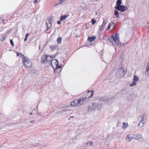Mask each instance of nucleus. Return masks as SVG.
Segmentation results:
<instances>
[{
    "label": "nucleus",
    "instance_id": "40",
    "mask_svg": "<svg viewBox=\"0 0 149 149\" xmlns=\"http://www.w3.org/2000/svg\"><path fill=\"white\" fill-rule=\"evenodd\" d=\"M90 92V91L88 90L87 91V93H89Z\"/></svg>",
    "mask_w": 149,
    "mask_h": 149
},
{
    "label": "nucleus",
    "instance_id": "31",
    "mask_svg": "<svg viewBox=\"0 0 149 149\" xmlns=\"http://www.w3.org/2000/svg\"><path fill=\"white\" fill-rule=\"evenodd\" d=\"M57 24H61V21H57Z\"/></svg>",
    "mask_w": 149,
    "mask_h": 149
},
{
    "label": "nucleus",
    "instance_id": "26",
    "mask_svg": "<svg viewBox=\"0 0 149 149\" xmlns=\"http://www.w3.org/2000/svg\"><path fill=\"white\" fill-rule=\"evenodd\" d=\"M64 1V0H60V1H58L57 4H56V5H57L59 4H61L62 3H63Z\"/></svg>",
    "mask_w": 149,
    "mask_h": 149
},
{
    "label": "nucleus",
    "instance_id": "7",
    "mask_svg": "<svg viewBox=\"0 0 149 149\" xmlns=\"http://www.w3.org/2000/svg\"><path fill=\"white\" fill-rule=\"evenodd\" d=\"M115 8L117 10L123 12L127 9V7L124 5H121L119 6H116Z\"/></svg>",
    "mask_w": 149,
    "mask_h": 149
},
{
    "label": "nucleus",
    "instance_id": "20",
    "mask_svg": "<svg viewBox=\"0 0 149 149\" xmlns=\"http://www.w3.org/2000/svg\"><path fill=\"white\" fill-rule=\"evenodd\" d=\"M95 38V36H93L91 37H88V40L90 41L91 42L94 40Z\"/></svg>",
    "mask_w": 149,
    "mask_h": 149
},
{
    "label": "nucleus",
    "instance_id": "30",
    "mask_svg": "<svg viewBox=\"0 0 149 149\" xmlns=\"http://www.w3.org/2000/svg\"><path fill=\"white\" fill-rule=\"evenodd\" d=\"M10 42L11 44L12 45V46H14V43H13V41L12 40H10Z\"/></svg>",
    "mask_w": 149,
    "mask_h": 149
},
{
    "label": "nucleus",
    "instance_id": "10",
    "mask_svg": "<svg viewBox=\"0 0 149 149\" xmlns=\"http://www.w3.org/2000/svg\"><path fill=\"white\" fill-rule=\"evenodd\" d=\"M40 141H38L37 139H35L33 140L32 145L34 146L38 147L40 146Z\"/></svg>",
    "mask_w": 149,
    "mask_h": 149
},
{
    "label": "nucleus",
    "instance_id": "11",
    "mask_svg": "<svg viewBox=\"0 0 149 149\" xmlns=\"http://www.w3.org/2000/svg\"><path fill=\"white\" fill-rule=\"evenodd\" d=\"M139 79V78L137 76H136V75H134L133 82L132 84H130V86H135L136 84V81L138 80Z\"/></svg>",
    "mask_w": 149,
    "mask_h": 149
},
{
    "label": "nucleus",
    "instance_id": "29",
    "mask_svg": "<svg viewBox=\"0 0 149 149\" xmlns=\"http://www.w3.org/2000/svg\"><path fill=\"white\" fill-rule=\"evenodd\" d=\"M5 36H4L1 39V41L3 42V41L5 40Z\"/></svg>",
    "mask_w": 149,
    "mask_h": 149
},
{
    "label": "nucleus",
    "instance_id": "1",
    "mask_svg": "<svg viewBox=\"0 0 149 149\" xmlns=\"http://www.w3.org/2000/svg\"><path fill=\"white\" fill-rule=\"evenodd\" d=\"M110 41L113 44L116 46H120L121 44L119 41V36L118 34L116 33L113 34L109 39Z\"/></svg>",
    "mask_w": 149,
    "mask_h": 149
},
{
    "label": "nucleus",
    "instance_id": "8",
    "mask_svg": "<svg viewBox=\"0 0 149 149\" xmlns=\"http://www.w3.org/2000/svg\"><path fill=\"white\" fill-rule=\"evenodd\" d=\"M87 98L86 97H83L79 99H76L77 104L78 106L83 104L86 102Z\"/></svg>",
    "mask_w": 149,
    "mask_h": 149
},
{
    "label": "nucleus",
    "instance_id": "39",
    "mask_svg": "<svg viewBox=\"0 0 149 149\" xmlns=\"http://www.w3.org/2000/svg\"><path fill=\"white\" fill-rule=\"evenodd\" d=\"M30 115H32L33 114V113H30Z\"/></svg>",
    "mask_w": 149,
    "mask_h": 149
},
{
    "label": "nucleus",
    "instance_id": "16",
    "mask_svg": "<svg viewBox=\"0 0 149 149\" xmlns=\"http://www.w3.org/2000/svg\"><path fill=\"white\" fill-rule=\"evenodd\" d=\"M46 24L47 26V30H48L51 26V23L49 20H48L46 21Z\"/></svg>",
    "mask_w": 149,
    "mask_h": 149
},
{
    "label": "nucleus",
    "instance_id": "18",
    "mask_svg": "<svg viewBox=\"0 0 149 149\" xmlns=\"http://www.w3.org/2000/svg\"><path fill=\"white\" fill-rule=\"evenodd\" d=\"M69 15L68 14L66 15H63L61 16L60 17V20L61 21H63L65 20V19L68 16H69Z\"/></svg>",
    "mask_w": 149,
    "mask_h": 149
},
{
    "label": "nucleus",
    "instance_id": "5",
    "mask_svg": "<svg viewBox=\"0 0 149 149\" xmlns=\"http://www.w3.org/2000/svg\"><path fill=\"white\" fill-rule=\"evenodd\" d=\"M147 120V116L145 114H141L140 116V127H143Z\"/></svg>",
    "mask_w": 149,
    "mask_h": 149
},
{
    "label": "nucleus",
    "instance_id": "17",
    "mask_svg": "<svg viewBox=\"0 0 149 149\" xmlns=\"http://www.w3.org/2000/svg\"><path fill=\"white\" fill-rule=\"evenodd\" d=\"M106 24V21L105 20H104L102 25L100 26V29L102 31L104 29Z\"/></svg>",
    "mask_w": 149,
    "mask_h": 149
},
{
    "label": "nucleus",
    "instance_id": "41",
    "mask_svg": "<svg viewBox=\"0 0 149 149\" xmlns=\"http://www.w3.org/2000/svg\"><path fill=\"white\" fill-rule=\"evenodd\" d=\"M65 111L64 110H63L62 111V112H63V111Z\"/></svg>",
    "mask_w": 149,
    "mask_h": 149
},
{
    "label": "nucleus",
    "instance_id": "36",
    "mask_svg": "<svg viewBox=\"0 0 149 149\" xmlns=\"http://www.w3.org/2000/svg\"><path fill=\"white\" fill-rule=\"evenodd\" d=\"M34 122V121L33 120H32L30 121V123H33Z\"/></svg>",
    "mask_w": 149,
    "mask_h": 149
},
{
    "label": "nucleus",
    "instance_id": "19",
    "mask_svg": "<svg viewBox=\"0 0 149 149\" xmlns=\"http://www.w3.org/2000/svg\"><path fill=\"white\" fill-rule=\"evenodd\" d=\"M133 138L139 140L140 139V134H135L133 136Z\"/></svg>",
    "mask_w": 149,
    "mask_h": 149
},
{
    "label": "nucleus",
    "instance_id": "27",
    "mask_svg": "<svg viewBox=\"0 0 149 149\" xmlns=\"http://www.w3.org/2000/svg\"><path fill=\"white\" fill-rule=\"evenodd\" d=\"M96 21L94 19H92V23L93 24H94L96 23Z\"/></svg>",
    "mask_w": 149,
    "mask_h": 149
},
{
    "label": "nucleus",
    "instance_id": "12",
    "mask_svg": "<svg viewBox=\"0 0 149 149\" xmlns=\"http://www.w3.org/2000/svg\"><path fill=\"white\" fill-rule=\"evenodd\" d=\"M133 137L131 134H129L127 135L126 138V141L127 142H129L133 139Z\"/></svg>",
    "mask_w": 149,
    "mask_h": 149
},
{
    "label": "nucleus",
    "instance_id": "13",
    "mask_svg": "<svg viewBox=\"0 0 149 149\" xmlns=\"http://www.w3.org/2000/svg\"><path fill=\"white\" fill-rule=\"evenodd\" d=\"M118 75H119L120 77H122L124 74V70L122 68L118 70Z\"/></svg>",
    "mask_w": 149,
    "mask_h": 149
},
{
    "label": "nucleus",
    "instance_id": "23",
    "mask_svg": "<svg viewBox=\"0 0 149 149\" xmlns=\"http://www.w3.org/2000/svg\"><path fill=\"white\" fill-rule=\"evenodd\" d=\"M62 38L61 37H59L57 40V42L58 44H59L61 43V42Z\"/></svg>",
    "mask_w": 149,
    "mask_h": 149
},
{
    "label": "nucleus",
    "instance_id": "14",
    "mask_svg": "<svg viewBox=\"0 0 149 149\" xmlns=\"http://www.w3.org/2000/svg\"><path fill=\"white\" fill-rule=\"evenodd\" d=\"M145 74L147 76H149V62L148 63L146 67Z\"/></svg>",
    "mask_w": 149,
    "mask_h": 149
},
{
    "label": "nucleus",
    "instance_id": "37",
    "mask_svg": "<svg viewBox=\"0 0 149 149\" xmlns=\"http://www.w3.org/2000/svg\"><path fill=\"white\" fill-rule=\"evenodd\" d=\"M70 117L71 118H74V116H70Z\"/></svg>",
    "mask_w": 149,
    "mask_h": 149
},
{
    "label": "nucleus",
    "instance_id": "25",
    "mask_svg": "<svg viewBox=\"0 0 149 149\" xmlns=\"http://www.w3.org/2000/svg\"><path fill=\"white\" fill-rule=\"evenodd\" d=\"M114 15L117 17H119V14L117 10H115L114 13Z\"/></svg>",
    "mask_w": 149,
    "mask_h": 149
},
{
    "label": "nucleus",
    "instance_id": "38",
    "mask_svg": "<svg viewBox=\"0 0 149 149\" xmlns=\"http://www.w3.org/2000/svg\"><path fill=\"white\" fill-rule=\"evenodd\" d=\"M4 21H5L4 20H2V21H3V23H4Z\"/></svg>",
    "mask_w": 149,
    "mask_h": 149
},
{
    "label": "nucleus",
    "instance_id": "4",
    "mask_svg": "<svg viewBox=\"0 0 149 149\" xmlns=\"http://www.w3.org/2000/svg\"><path fill=\"white\" fill-rule=\"evenodd\" d=\"M96 108L98 110H100L102 108V106L100 104H97L96 103H93L92 106L89 107L88 110L89 111H91L95 109Z\"/></svg>",
    "mask_w": 149,
    "mask_h": 149
},
{
    "label": "nucleus",
    "instance_id": "3",
    "mask_svg": "<svg viewBox=\"0 0 149 149\" xmlns=\"http://www.w3.org/2000/svg\"><path fill=\"white\" fill-rule=\"evenodd\" d=\"M23 57L22 58V63L23 65L26 67H29L32 65V62L29 59L26 57H24L23 55H22Z\"/></svg>",
    "mask_w": 149,
    "mask_h": 149
},
{
    "label": "nucleus",
    "instance_id": "24",
    "mask_svg": "<svg viewBox=\"0 0 149 149\" xmlns=\"http://www.w3.org/2000/svg\"><path fill=\"white\" fill-rule=\"evenodd\" d=\"M93 144V142L91 141H88L86 143V145L88 146H92Z\"/></svg>",
    "mask_w": 149,
    "mask_h": 149
},
{
    "label": "nucleus",
    "instance_id": "34",
    "mask_svg": "<svg viewBox=\"0 0 149 149\" xmlns=\"http://www.w3.org/2000/svg\"><path fill=\"white\" fill-rule=\"evenodd\" d=\"M20 54V55H22V54H21V53H17V56H19V55Z\"/></svg>",
    "mask_w": 149,
    "mask_h": 149
},
{
    "label": "nucleus",
    "instance_id": "22",
    "mask_svg": "<svg viewBox=\"0 0 149 149\" xmlns=\"http://www.w3.org/2000/svg\"><path fill=\"white\" fill-rule=\"evenodd\" d=\"M123 129H125L126 128H127V127H128V125L127 123H123Z\"/></svg>",
    "mask_w": 149,
    "mask_h": 149
},
{
    "label": "nucleus",
    "instance_id": "28",
    "mask_svg": "<svg viewBox=\"0 0 149 149\" xmlns=\"http://www.w3.org/2000/svg\"><path fill=\"white\" fill-rule=\"evenodd\" d=\"M91 94L89 96V97H92L93 95V91L92 90L91 91Z\"/></svg>",
    "mask_w": 149,
    "mask_h": 149
},
{
    "label": "nucleus",
    "instance_id": "32",
    "mask_svg": "<svg viewBox=\"0 0 149 149\" xmlns=\"http://www.w3.org/2000/svg\"><path fill=\"white\" fill-rule=\"evenodd\" d=\"M29 33H27L26 35V37L27 38L29 36Z\"/></svg>",
    "mask_w": 149,
    "mask_h": 149
},
{
    "label": "nucleus",
    "instance_id": "35",
    "mask_svg": "<svg viewBox=\"0 0 149 149\" xmlns=\"http://www.w3.org/2000/svg\"><path fill=\"white\" fill-rule=\"evenodd\" d=\"M27 38L26 37V38H25V39L24 40V41H26L27 40Z\"/></svg>",
    "mask_w": 149,
    "mask_h": 149
},
{
    "label": "nucleus",
    "instance_id": "6",
    "mask_svg": "<svg viewBox=\"0 0 149 149\" xmlns=\"http://www.w3.org/2000/svg\"><path fill=\"white\" fill-rule=\"evenodd\" d=\"M51 64L54 70L59 69L60 68V66L58 65V62L57 60H52L51 61Z\"/></svg>",
    "mask_w": 149,
    "mask_h": 149
},
{
    "label": "nucleus",
    "instance_id": "15",
    "mask_svg": "<svg viewBox=\"0 0 149 149\" xmlns=\"http://www.w3.org/2000/svg\"><path fill=\"white\" fill-rule=\"evenodd\" d=\"M70 106L73 107L78 106L76 100L71 102L70 103Z\"/></svg>",
    "mask_w": 149,
    "mask_h": 149
},
{
    "label": "nucleus",
    "instance_id": "9",
    "mask_svg": "<svg viewBox=\"0 0 149 149\" xmlns=\"http://www.w3.org/2000/svg\"><path fill=\"white\" fill-rule=\"evenodd\" d=\"M115 26V25L114 23L113 22H111L109 24L106 30L107 31H112L114 29Z\"/></svg>",
    "mask_w": 149,
    "mask_h": 149
},
{
    "label": "nucleus",
    "instance_id": "21",
    "mask_svg": "<svg viewBox=\"0 0 149 149\" xmlns=\"http://www.w3.org/2000/svg\"><path fill=\"white\" fill-rule=\"evenodd\" d=\"M122 3V1L121 0H118L116 2V5L117 6H121V4Z\"/></svg>",
    "mask_w": 149,
    "mask_h": 149
},
{
    "label": "nucleus",
    "instance_id": "2",
    "mask_svg": "<svg viewBox=\"0 0 149 149\" xmlns=\"http://www.w3.org/2000/svg\"><path fill=\"white\" fill-rule=\"evenodd\" d=\"M52 58L51 56L46 54L42 56L41 57V62L43 63L50 62Z\"/></svg>",
    "mask_w": 149,
    "mask_h": 149
},
{
    "label": "nucleus",
    "instance_id": "33",
    "mask_svg": "<svg viewBox=\"0 0 149 149\" xmlns=\"http://www.w3.org/2000/svg\"><path fill=\"white\" fill-rule=\"evenodd\" d=\"M37 2V0H34V2L36 3Z\"/></svg>",
    "mask_w": 149,
    "mask_h": 149
}]
</instances>
